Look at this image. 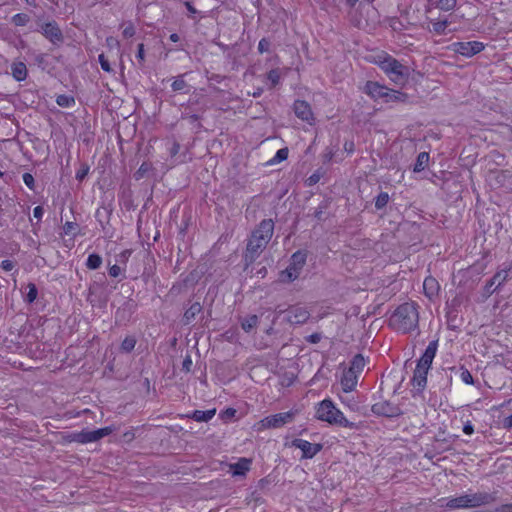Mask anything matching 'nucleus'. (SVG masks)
Wrapping results in <instances>:
<instances>
[{
    "label": "nucleus",
    "instance_id": "nucleus-51",
    "mask_svg": "<svg viewBox=\"0 0 512 512\" xmlns=\"http://www.w3.org/2000/svg\"><path fill=\"white\" fill-rule=\"evenodd\" d=\"M108 272H109V275H110L111 277L116 278V277H118V276L120 275V273H121V268H120L118 265H113V266H111V267L109 268V271H108Z\"/></svg>",
    "mask_w": 512,
    "mask_h": 512
},
{
    "label": "nucleus",
    "instance_id": "nucleus-33",
    "mask_svg": "<svg viewBox=\"0 0 512 512\" xmlns=\"http://www.w3.org/2000/svg\"><path fill=\"white\" fill-rule=\"evenodd\" d=\"M30 18L25 13H18L12 17V23L16 26H25Z\"/></svg>",
    "mask_w": 512,
    "mask_h": 512
},
{
    "label": "nucleus",
    "instance_id": "nucleus-42",
    "mask_svg": "<svg viewBox=\"0 0 512 512\" xmlns=\"http://www.w3.org/2000/svg\"><path fill=\"white\" fill-rule=\"evenodd\" d=\"M98 60H99L101 68L104 71H106L108 73L113 72V69L111 68L110 63H109L108 59L104 56V54H100L98 57Z\"/></svg>",
    "mask_w": 512,
    "mask_h": 512
},
{
    "label": "nucleus",
    "instance_id": "nucleus-64",
    "mask_svg": "<svg viewBox=\"0 0 512 512\" xmlns=\"http://www.w3.org/2000/svg\"><path fill=\"white\" fill-rule=\"evenodd\" d=\"M123 437L126 441H132L135 437V434L133 431H128L124 433Z\"/></svg>",
    "mask_w": 512,
    "mask_h": 512
},
{
    "label": "nucleus",
    "instance_id": "nucleus-5",
    "mask_svg": "<svg viewBox=\"0 0 512 512\" xmlns=\"http://www.w3.org/2000/svg\"><path fill=\"white\" fill-rule=\"evenodd\" d=\"M496 500V496L488 492H476L461 495L455 498H448L445 507L449 509L475 508L488 505Z\"/></svg>",
    "mask_w": 512,
    "mask_h": 512
},
{
    "label": "nucleus",
    "instance_id": "nucleus-21",
    "mask_svg": "<svg viewBox=\"0 0 512 512\" xmlns=\"http://www.w3.org/2000/svg\"><path fill=\"white\" fill-rule=\"evenodd\" d=\"M216 413V409H210L206 411L195 410L190 414H187V418H191L197 422H208L211 420Z\"/></svg>",
    "mask_w": 512,
    "mask_h": 512
},
{
    "label": "nucleus",
    "instance_id": "nucleus-63",
    "mask_svg": "<svg viewBox=\"0 0 512 512\" xmlns=\"http://www.w3.org/2000/svg\"><path fill=\"white\" fill-rule=\"evenodd\" d=\"M495 284H492V280L490 279V281L486 284L485 286V291L486 293L488 294H492L496 289V287L494 289H492V287L494 286Z\"/></svg>",
    "mask_w": 512,
    "mask_h": 512
},
{
    "label": "nucleus",
    "instance_id": "nucleus-26",
    "mask_svg": "<svg viewBox=\"0 0 512 512\" xmlns=\"http://www.w3.org/2000/svg\"><path fill=\"white\" fill-rule=\"evenodd\" d=\"M365 366V359L361 354H357L353 357V359L350 362V367L348 370H352L357 375L360 374V372L363 370Z\"/></svg>",
    "mask_w": 512,
    "mask_h": 512
},
{
    "label": "nucleus",
    "instance_id": "nucleus-23",
    "mask_svg": "<svg viewBox=\"0 0 512 512\" xmlns=\"http://www.w3.org/2000/svg\"><path fill=\"white\" fill-rule=\"evenodd\" d=\"M429 159H430L429 153H427V152L419 153L417 156L416 162L414 164L413 171L416 173L423 171L428 166Z\"/></svg>",
    "mask_w": 512,
    "mask_h": 512
},
{
    "label": "nucleus",
    "instance_id": "nucleus-6",
    "mask_svg": "<svg viewBox=\"0 0 512 512\" xmlns=\"http://www.w3.org/2000/svg\"><path fill=\"white\" fill-rule=\"evenodd\" d=\"M307 259L305 251L298 250L291 256L290 264L281 272V280L284 282H293L300 276Z\"/></svg>",
    "mask_w": 512,
    "mask_h": 512
},
{
    "label": "nucleus",
    "instance_id": "nucleus-53",
    "mask_svg": "<svg viewBox=\"0 0 512 512\" xmlns=\"http://www.w3.org/2000/svg\"><path fill=\"white\" fill-rule=\"evenodd\" d=\"M235 414H236V410L235 409L228 408V409H226L225 411L222 412L221 417L223 419H230V418L234 417Z\"/></svg>",
    "mask_w": 512,
    "mask_h": 512
},
{
    "label": "nucleus",
    "instance_id": "nucleus-52",
    "mask_svg": "<svg viewBox=\"0 0 512 512\" xmlns=\"http://www.w3.org/2000/svg\"><path fill=\"white\" fill-rule=\"evenodd\" d=\"M322 336L319 333H313L307 337V341L312 344H317L320 342Z\"/></svg>",
    "mask_w": 512,
    "mask_h": 512
},
{
    "label": "nucleus",
    "instance_id": "nucleus-55",
    "mask_svg": "<svg viewBox=\"0 0 512 512\" xmlns=\"http://www.w3.org/2000/svg\"><path fill=\"white\" fill-rule=\"evenodd\" d=\"M495 512H512V504H504L495 509Z\"/></svg>",
    "mask_w": 512,
    "mask_h": 512
},
{
    "label": "nucleus",
    "instance_id": "nucleus-18",
    "mask_svg": "<svg viewBox=\"0 0 512 512\" xmlns=\"http://www.w3.org/2000/svg\"><path fill=\"white\" fill-rule=\"evenodd\" d=\"M251 460L240 458L236 463L230 464V470L234 476H244L250 470Z\"/></svg>",
    "mask_w": 512,
    "mask_h": 512
},
{
    "label": "nucleus",
    "instance_id": "nucleus-36",
    "mask_svg": "<svg viewBox=\"0 0 512 512\" xmlns=\"http://www.w3.org/2000/svg\"><path fill=\"white\" fill-rule=\"evenodd\" d=\"M328 208V201H322L314 211V217L318 221H323L325 210Z\"/></svg>",
    "mask_w": 512,
    "mask_h": 512
},
{
    "label": "nucleus",
    "instance_id": "nucleus-39",
    "mask_svg": "<svg viewBox=\"0 0 512 512\" xmlns=\"http://www.w3.org/2000/svg\"><path fill=\"white\" fill-rule=\"evenodd\" d=\"M171 87L173 91H181L187 87V83L182 76H179L173 81Z\"/></svg>",
    "mask_w": 512,
    "mask_h": 512
},
{
    "label": "nucleus",
    "instance_id": "nucleus-11",
    "mask_svg": "<svg viewBox=\"0 0 512 512\" xmlns=\"http://www.w3.org/2000/svg\"><path fill=\"white\" fill-rule=\"evenodd\" d=\"M291 444L293 447L302 451V458L305 459L313 458L323 448V445L320 443H310L309 441L300 438L294 439Z\"/></svg>",
    "mask_w": 512,
    "mask_h": 512
},
{
    "label": "nucleus",
    "instance_id": "nucleus-41",
    "mask_svg": "<svg viewBox=\"0 0 512 512\" xmlns=\"http://www.w3.org/2000/svg\"><path fill=\"white\" fill-rule=\"evenodd\" d=\"M271 42L267 38H262L258 43V51L260 54L270 50Z\"/></svg>",
    "mask_w": 512,
    "mask_h": 512
},
{
    "label": "nucleus",
    "instance_id": "nucleus-13",
    "mask_svg": "<svg viewBox=\"0 0 512 512\" xmlns=\"http://www.w3.org/2000/svg\"><path fill=\"white\" fill-rule=\"evenodd\" d=\"M293 110L295 115L302 121H305L310 125L314 123V115L308 102L304 100H296L293 104Z\"/></svg>",
    "mask_w": 512,
    "mask_h": 512
},
{
    "label": "nucleus",
    "instance_id": "nucleus-50",
    "mask_svg": "<svg viewBox=\"0 0 512 512\" xmlns=\"http://www.w3.org/2000/svg\"><path fill=\"white\" fill-rule=\"evenodd\" d=\"M1 268L5 271H11L13 268H14V262H12L11 260H3L1 262Z\"/></svg>",
    "mask_w": 512,
    "mask_h": 512
},
{
    "label": "nucleus",
    "instance_id": "nucleus-2",
    "mask_svg": "<svg viewBox=\"0 0 512 512\" xmlns=\"http://www.w3.org/2000/svg\"><path fill=\"white\" fill-rule=\"evenodd\" d=\"M419 313L414 302H406L396 308L389 318V326L394 330L409 333L418 327Z\"/></svg>",
    "mask_w": 512,
    "mask_h": 512
},
{
    "label": "nucleus",
    "instance_id": "nucleus-9",
    "mask_svg": "<svg viewBox=\"0 0 512 512\" xmlns=\"http://www.w3.org/2000/svg\"><path fill=\"white\" fill-rule=\"evenodd\" d=\"M294 418L292 411L282 412L265 417L261 420L260 424L262 428H280L285 424L291 422Z\"/></svg>",
    "mask_w": 512,
    "mask_h": 512
},
{
    "label": "nucleus",
    "instance_id": "nucleus-12",
    "mask_svg": "<svg viewBox=\"0 0 512 512\" xmlns=\"http://www.w3.org/2000/svg\"><path fill=\"white\" fill-rule=\"evenodd\" d=\"M371 411L377 416L398 417L402 415L401 409L389 401H380L372 405Z\"/></svg>",
    "mask_w": 512,
    "mask_h": 512
},
{
    "label": "nucleus",
    "instance_id": "nucleus-3",
    "mask_svg": "<svg viewBox=\"0 0 512 512\" xmlns=\"http://www.w3.org/2000/svg\"><path fill=\"white\" fill-rule=\"evenodd\" d=\"M375 63L396 85L404 86L410 76L409 68L394 57L384 53L377 56Z\"/></svg>",
    "mask_w": 512,
    "mask_h": 512
},
{
    "label": "nucleus",
    "instance_id": "nucleus-44",
    "mask_svg": "<svg viewBox=\"0 0 512 512\" xmlns=\"http://www.w3.org/2000/svg\"><path fill=\"white\" fill-rule=\"evenodd\" d=\"M22 178H23V182L25 183V185L29 189L34 190L35 180H34L33 175L30 173H24Z\"/></svg>",
    "mask_w": 512,
    "mask_h": 512
},
{
    "label": "nucleus",
    "instance_id": "nucleus-37",
    "mask_svg": "<svg viewBox=\"0 0 512 512\" xmlns=\"http://www.w3.org/2000/svg\"><path fill=\"white\" fill-rule=\"evenodd\" d=\"M281 72L279 69H272L267 73V79L271 82L272 86L279 84Z\"/></svg>",
    "mask_w": 512,
    "mask_h": 512
},
{
    "label": "nucleus",
    "instance_id": "nucleus-8",
    "mask_svg": "<svg viewBox=\"0 0 512 512\" xmlns=\"http://www.w3.org/2000/svg\"><path fill=\"white\" fill-rule=\"evenodd\" d=\"M40 31L54 45H60L64 41L63 33L56 21L43 23Z\"/></svg>",
    "mask_w": 512,
    "mask_h": 512
},
{
    "label": "nucleus",
    "instance_id": "nucleus-40",
    "mask_svg": "<svg viewBox=\"0 0 512 512\" xmlns=\"http://www.w3.org/2000/svg\"><path fill=\"white\" fill-rule=\"evenodd\" d=\"M460 378L466 384L472 385L474 383L473 377L469 370L463 367L461 368Z\"/></svg>",
    "mask_w": 512,
    "mask_h": 512
},
{
    "label": "nucleus",
    "instance_id": "nucleus-49",
    "mask_svg": "<svg viewBox=\"0 0 512 512\" xmlns=\"http://www.w3.org/2000/svg\"><path fill=\"white\" fill-rule=\"evenodd\" d=\"M77 227V224L74 222H66L63 226V230L65 234H71Z\"/></svg>",
    "mask_w": 512,
    "mask_h": 512
},
{
    "label": "nucleus",
    "instance_id": "nucleus-20",
    "mask_svg": "<svg viewBox=\"0 0 512 512\" xmlns=\"http://www.w3.org/2000/svg\"><path fill=\"white\" fill-rule=\"evenodd\" d=\"M11 70L12 76L16 81L21 82L26 79L28 71L25 63L21 61L13 62L11 65Z\"/></svg>",
    "mask_w": 512,
    "mask_h": 512
},
{
    "label": "nucleus",
    "instance_id": "nucleus-60",
    "mask_svg": "<svg viewBox=\"0 0 512 512\" xmlns=\"http://www.w3.org/2000/svg\"><path fill=\"white\" fill-rule=\"evenodd\" d=\"M185 6L190 13L189 17H192L193 14H196L198 12L190 2H185Z\"/></svg>",
    "mask_w": 512,
    "mask_h": 512
},
{
    "label": "nucleus",
    "instance_id": "nucleus-22",
    "mask_svg": "<svg viewBox=\"0 0 512 512\" xmlns=\"http://www.w3.org/2000/svg\"><path fill=\"white\" fill-rule=\"evenodd\" d=\"M202 311V306L199 302L191 304V306L185 311L183 315V323L189 325L192 323L196 316Z\"/></svg>",
    "mask_w": 512,
    "mask_h": 512
},
{
    "label": "nucleus",
    "instance_id": "nucleus-27",
    "mask_svg": "<svg viewBox=\"0 0 512 512\" xmlns=\"http://www.w3.org/2000/svg\"><path fill=\"white\" fill-rule=\"evenodd\" d=\"M259 318L257 315H249L241 320V327L245 332H250L257 326Z\"/></svg>",
    "mask_w": 512,
    "mask_h": 512
},
{
    "label": "nucleus",
    "instance_id": "nucleus-35",
    "mask_svg": "<svg viewBox=\"0 0 512 512\" xmlns=\"http://www.w3.org/2000/svg\"><path fill=\"white\" fill-rule=\"evenodd\" d=\"M389 201V195L386 192H381L376 198H375V207L377 209L384 208Z\"/></svg>",
    "mask_w": 512,
    "mask_h": 512
},
{
    "label": "nucleus",
    "instance_id": "nucleus-19",
    "mask_svg": "<svg viewBox=\"0 0 512 512\" xmlns=\"http://www.w3.org/2000/svg\"><path fill=\"white\" fill-rule=\"evenodd\" d=\"M427 369L420 368L416 366L414 371V375L412 378V384L414 387H417L419 391H422L427 383Z\"/></svg>",
    "mask_w": 512,
    "mask_h": 512
},
{
    "label": "nucleus",
    "instance_id": "nucleus-58",
    "mask_svg": "<svg viewBox=\"0 0 512 512\" xmlns=\"http://www.w3.org/2000/svg\"><path fill=\"white\" fill-rule=\"evenodd\" d=\"M333 156H334V151L332 149H329L323 154V161L330 162L332 160Z\"/></svg>",
    "mask_w": 512,
    "mask_h": 512
},
{
    "label": "nucleus",
    "instance_id": "nucleus-15",
    "mask_svg": "<svg viewBox=\"0 0 512 512\" xmlns=\"http://www.w3.org/2000/svg\"><path fill=\"white\" fill-rule=\"evenodd\" d=\"M364 91L373 99H382L384 101L385 96L388 93V88L386 86L379 84L378 82L368 81L364 87Z\"/></svg>",
    "mask_w": 512,
    "mask_h": 512
},
{
    "label": "nucleus",
    "instance_id": "nucleus-28",
    "mask_svg": "<svg viewBox=\"0 0 512 512\" xmlns=\"http://www.w3.org/2000/svg\"><path fill=\"white\" fill-rule=\"evenodd\" d=\"M137 343V340L134 336H127L121 343L120 349L122 352L130 353Z\"/></svg>",
    "mask_w": 512,
    "mask_h": 512
},
{
    "label": "nucleus",
    "instance_id": "nucleus-54",
    "mask_svg": "<svg viewBox=\"0 0 512 512\" xmlns=\"http://www.w3.org/2000/svg\"><path fill=\"white\" fill-rule=\"evenodd\" d=\"M463 432L467 435H471L474 432V426L470 421H467L463 426Z\"/></svg>",
    "mask_w": 512,
    "mask_h": 512
},
{
    "label": "nucleus",
    "instance_id": "nucleus-47",
    "mask_svg": "<svg viewBox=\"0 0 512 512\" xmlns=\"http://www.w3.org/2000/svg\"><path fill=\"white\" fill-rule=\"evenodd\" d=\"M192 367V359L190 355H187L182 363V370L185 372H190Z\"/></svg>",
    "mask_w": 512,
    "mask_h": 512
},
{
    "label": "nucleus",
    "instance_id": "nucleus-14",
    "mask_svg": "<svg viewBox=\"0 0 512 512\" xmlns=\"http://www.w3.org/2000/svg\"><path fill=\"white\" fill-rule=\"evenodd\" d=\"M438 348V341H431L426 347L422 357L418 360L417 366L429 370Z\"/></svg>",
    "mask_w": 512,
    "mask_h": 512
},
{
    "label": "nucleus",
    "instance_id": "nucleus-59",
    "mask_svg": "<svg viewBox=\"0 0 512 512\" xmlns=\"http://www.w3.org/2000/svg\"><path fill=\"white\" fill-rule=\"evenodd\" d=\"M503 427L506 429L512 428V414L503 420Z\"/></svg>",
    "mask_w": 512,
    "mask_h": 512
},
{
    "label": "nucleus",
    "instance_id": "nucleus-10",
    "mask_svg": "<svg viewBox=\"0 0 512 512\" xmlns=\"http://www.w3.org/2000/svg\"><path fill=\"white\" fill-rule=\"evenodd\" d=\"M286 321L292 325H301L308 321L310 318V312L302 306L294 305L290 306L286 310Z\"/></svg>",
    "mask_w": 512,
    "mask_h": 512
},
{
    "label": "nucleus",
    "instance_id": "nucleus-1",
    "mask_svg": "<svg viewBox=\"0 0 512 512\" xmlns=\"http://www.w3.org/2000/svg\"><path fill=\"white\" fill-rule=\"evenodd\" d=\"M274 233V222L272 219H263L252 231L246 246L244 255L245 261L252 263L266 248Z\"/></svg>",
    "mask_w": 512,
    "mask_h": 512
},
{
    "label": "nucleus",
    "instance_id": "nucleus-31",
    "mask_svg": "<svg viewBox=\"0 0 512 512\" xmlns=\"http://www.w3.org/2000/svg\"><path fill=\"white\" fill-rule=\"evenodd\" d=\"M92 431H93L94 440L96 442V441L110 435L114 431V429L111 426H107V427L99 428V429L92 430Z\"/></svg>",
    "mask_w": 512,
    "mask_h": 512
},
{
    "label": "nucleus",
    "instance_id": "nucleus-30",
    "mask_svg": "<svg viewBox=\"0 0 512 512\" xmlns=\"http://www.w3.org/2000/svg\"><path fill=\"white\" fill-rule=\"evenodd\" d=\"M56 103L60 107H71L75 104V99L72 96L61 94L56 97Z\"/></svg>",
    "mask_w": 512,
    "mask_h": 512
},
{
    "label": "nucleus",
    "instance_id": "nucleus-17",
    "mask_svg": "<svg viewBox=\"0 0 512 512\" xmlns=\"http://www.w3.org/2000/svg\"><path fill=\"white\" fill-rule=\"evenodd\" d=\"M439 290L440 285L434 277L428 276L424 279L423 291L425 296L428 297L430 300H433L435 297L438 296Z\"/></svg>",
    "mask_w": 512,
    "mask_h": 512
},
{
    "label": "nucleus",
    "instance_id": "nucleus-61",
    "mask_svg": "<svg viewBox=\"0 0 512 512\" xmlns=\"http://www.w3.org/2000/svg\"><path fill=\"white\" fill-rule=\"evenodd\" d=\"M180 150V144L178 142H174L172 147H171V150H170V154L172 156H175Z\"/></svg>",
    "mask_w": 512,
    "mask_h": 512
},
{
    "label": "nucleus",
    "instance_id": "nucleus-56",
    "mask_svg": "<svg viewBox=\"0 0 512 512\" xmlns=\"http://www.w3.org/2000/svg\"><path fill=\"white\" fill-rule=\"evenodd\" d=\"M320 180V175L317 174V173H314L312 174L308 179H307V183L308 185H314L316 184L318 181Z\"/></svg>",
    "mask_w": 512,
    "mask_h": 512
},
{
    "label": "nucleus",
    "instance_id": "nucleus-24",
    "mask_svg": "<svg viewBox=\"0 0 512 512\" xmlns=\"http://www.w3.org/2000/svg\"><path fill=\"white\" fill-rule=\"evenodd\" d=\"M72 440L81 444L95 442L93 431L90 430H82L81 432L75 433Z\"/></svg>",
    "mask_w": 512,
    "mask_h": 512
},
{
    "label": "nucleus",
    "instance_id": "nucleus-57",
    "mask_svg": "<svg viewBox=\"0 0 512 512\" xmlns=\"http://www.w3.org/2000/svg\"><path fill=\"white\" fill-rule=\"evenodd\" d=\"M43 213H44V210L42 208V206H36L34 209H33V215L35 218L37 219H41L42 216H43Z\"/></svg>",
    "mask_w": 512,
    "mask_h": 512
},
{
    "label": "nucleus",
    "instance_id": "nucleus-43",
    "mask_svg": "<svg viewBox=\"0 0 512 512\" xmlns=\"http://www.w3.org/2000/svg\"><path fill=\"white\" fill-rule=\"evenodd\" d=\"M149 170V165L147 163H143L139 169L135 172L134 174V177L136 180H140L141 178H143L145 176V174L148 172Z\"/></svg>",
    "mask_w": 512,
    "mask_h": 512
},
{
    "label": "nucleus",
    "instance_id": "nucleus-16",
    "mask_svg": "<svg viewBox=\"0 0 512 512\" xmlns=\"http://www.w3.org/2000/svg\"><path fill=\"white\" fill-rule=\"evenodd\" d=\"M358 376L352 370H344L341 378V386L345 393L353 391L358 382Z\"/></svg>",
    "mask_w": 512,
    "mask_h": 512
},
{
    "label": "nucleus",
    "instance_id": "nucleus-48",
    "mask_svg": "<svg viewBox=\"0 0 512 512\" xmlns=\"http://www.w3.org/2000/svg\"><path fill=\"white\" fill-rule=\"evenodd\" d=\"M135 34V29H134V26L132 24H129L127 27L124 28L123 30V36L125 38H131L133 37Z\"/></svg>",
    "mask_w": 512,
    "mask_h": 512
},
{
    "label": "nucleus",
    "instance_id": "nucleus-32",
    "mask_svg": "<svg viewBox=\"0 0 512 512\" xmlns=\"http://www.w3.org/2000/svg\"><path fill=\"white\" fill-rule=\"evenodd\" d=\"M288 157V148H281L279 149L275 156L268 162L271 165L280 163L284 160H286Z\"/></svg>",
    "mask_w": 512,
    "mask_h": 512
},
{
    "label": "nucleus",
    "instance_id": "nucleus-7",
    "mask_svg": "<svg viewBox=\"0 0 512 512\" xmlns=\"http://www.w3.org/2000/svg\"><path fill=\"white\" fill-rule=\"evenodd\" d=\"M484 48V44L479 41L455 42L452 44L453 51L465 57H472L480 53Z\"/></svg>",
    "mask_w": 512,
    "mask_h": 512
},
{
    "label": "nucleus",
    "instance_id": "nucleus-34",
    "mask_svg": "<svg viewBox=\"0 0 512 512\" xmlns=\"http://www.w3.org/2000/svg\"><path fill=\"white\" fill-rule=\"evenodd\" d=\"M27 288H28V293L26 294L25 300L28 303H32L36 300L37 295H38L37 287L34 283H29L27 285Z\"/></svg>",
    "mask_w": 512,
    "mask_h": 512
},
{
    "label": "nucleus",
    "instance_id": "nucleus-38",
    "mask_svg": "<svg viewBox=\"0 0 512 512\" xmlns=\"http://www.w3.org/2000/svg\"><path fill=\"white\" fill-rule=\"evenodd\" d=\"M457 0H438L437 7L443 11H450L456 6Z\"/></svg>",
    "mask_w": 512,
    "mask_h": 512
},
{
    "label": "nucleus",
    "instance_id": "nucleus-62",
    "mask_svg": "<svg viewBox=\"0 0 512 512\" xmlns=\"http://www.w3.org/2000/svg\"><path fill=\"white\" fill-rule=\"evenodd\" d=\"M137 58L144 59V45L142 43L138 45Z\"/></svg>",
    "mask_w": 512,
    "mask_h": 512
},
{
    "label": "nucleus",
    "instance_id": "nucleus-45",
    "mask_svg": "<svg viewBox=\"0 0 512 512\" xmlns=\"http://www.w3.org/2000/svg\"><path fill=\"white\" fill-rule=\"evenodd\" d=\"M89 172V166L86 164H82L80 169L76 172V179L78 181H82Z\"/></svg>",
    "mask_w": 512,
    "mask_h": 512
},
{
    "label": "nucleus",
    "instance_id": "nucleus-4",
    "mask_svg": "<svg viewBox=\"0 0 512 512\" xmlns=\"http://www.w3.org/2000/svg\"><path fill=\"white\" fill-rule=\"evenodd\" d=\"M316 418L328 422L331 425H337L349 429H358L359 426L349 421L330 399H324L316 408Z\"/></svg>",
    "mask_w": 512,
    "mask_h": 512
},
{
    "label": "nucleus",
    "instance_id": "nucleus-46",
    "mask_svg": "<svg viewBox=\"0 0 512 512\" xmlns=\"http://www.w3.org/2000/svg\"><path fill=\"white\" fill-rule=\"evenodd\" d=\"M448 25L447 21H439L433 25L434 31L438 34L444 33L446 27Z\"/></svg>",
    "mask_w": 512,
    "mask_h": 512
},
{
    "label": "nucleus",
    "instance_id": "nucleus-25",
    "mask_svg": "<svg viewBox=\"0 0 512 512\" xmlns=\"http://www.w3.org/2000/svg\"><path fill=\"white\" fill-rule=\"evenodd\" d=\"M407 98V94L388 88V93L385 96L384 102H405Z\"/></svg>",
    "mask_w": 512,
    "mask_h": 512
},
{
    "label": "nucleus",
    "instance_id": "nucleus-29",
    "mask_svg": "<svg viewBox=\"0 0 512 512\" xmlns=\"http://www.w3.org/2000/svg\"><path fill=\"white\" fill-rule=\"evenodd\" d=\"M102 264V258L98 254H90L87 258L86 266L88 269H98Z\"/></svg>",
    "mask_w": 512,
    "mask_h": 512
}]
</instances>
